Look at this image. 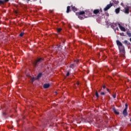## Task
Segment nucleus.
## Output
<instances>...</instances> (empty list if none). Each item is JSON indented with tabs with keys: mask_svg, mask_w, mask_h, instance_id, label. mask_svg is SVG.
Instances as JSON below:
<instances>
[{
	"mask_svg": "<svg viewBox=\"0 0 131 131\" xmlns=\"http://www.w3.org/2000/svg\"><path fill=\"white\" fill-rule=\"evenodd\" d=\"M42 61H43V59L41 58H38L37 60H35L33 63L34 67H37V66H38V64L41 63V62H42Z\"/></svg>",
	"mask_w": 131,
	"mask_h": 131,
	"instance_id": "f257e3e1",
	"label": "nucleus"
},
{
	"mask_svg": "<svg viewBox=\"0 0 131 131\" xmlns=\"http://www.w3.org/2000/svg\"><path fill=\"white\" fill-rule=\"evenodd\" d=\"M125 107L124 110L123 111L122 114L124 116V117H126L127 115H128V113H127V109L128 108V106L127 105V103L125 104Z\"/></svg>",
	"mask_w": 131,
	"mask_h": 131,
	"instance_id": "f03ea898",
	"label": "nucleus"
},
{
	"mask_svg": "<svg viewBox=\"0 0 131 131\" xmlns=\"http://www.w3.org/2000/svg\"><path fill=\"white\" fill-rule=\"evenodd\" d=\"M118 48L120 53H121V54H124V46H123V45H122V46H120Z\"/></svg>",
	"mask_w": 131,
	"mask_h": 131,
	"instance_id": "7ed1b4c3",
	"label": "nucleus"
},
{
	"mask_svg": "<svg viewBox=\"0 0 131 131\" xmlns=\"http://www.w3.org/2000/svg\"><path fill=\"white\" fill-rule=\"evenodd\" d=\"M113 3H110V4H108L104 9V11H108V10H109V9H110V8H111V7H113Z\"/></svg>",
	"mask_w": 131,
	"mask_h": 131,
	"instance_id": "20e7f679",
	"label": "nucleus"
},
{
	"mask_svg": "<svg viewBox=\"0 0 131 131\" xmlns=\"http://www.w3.org/2000/svg\"><path fill=\"white\" fill-rule=\"evenodd\" d=\"M111 27L113 29H117L118 30V27H117V24L114 23L111 24Z\"/></svg>",
	"mask_w": 131,
	"mask_h": 131,
	"instance_id": "39448f33",
	"label": "nucleus"
},
{
	"mask_svg": "<svg viewBox=\"0 0 131 131\" xmlns=\"http://www.w3.org/2000/svg\"><path fill=\"white\" fill-rule=\"evenodd\" d=\"M79 62V60H76L74 61V64H71L70 66V68H72V69H73V68H74V65H75V64H77V63H78Z\"/></svg>",
	"mask_w": 131,
	"mask_h": 131,
	"instance_id": "423d86ee",
	"label": "nucleus"
},
{
	"mask_svg": "<svg viewBox=\"0 0 131 131\" xmlns=\"http://www.w3.org/2000/svg\"><path fill=\"white\" fill-rule=\"evenodd\" d=\"M118 25L120 30H121V31L125 32L126 30H125V28L124 27H122L121 26V25H120V24H119V23L118 24Z\"/></svg>",
	"mask_w": 131,
	"mask_h": 131,
	"instance_id": "0eeeda50",
	"label": "nucleus"
},
{
	"mask_svg": "<svg viewBox=\"0 0 131 131\" xmlns=\"http://www.w3.org/2000/svg\"><path fill=\"white\" fill-rule=\"evenodd\" d=\"M85 13V12H84V11H80L79 12L76 13V15L77 16H81L82 15H84Z\"/></svg>",
	"mask_w": 131,
	"mask_h": 131,
	"instance_id": "6e6552de",
	"label": "nucleus"
},
{
	"mask_svg": "<svg viewBox=\"0 0 131 131\" xmlns=\"http://www.w3.org/2000/svg\"><path fill=\"white\" fill-rule=\"evenodd\" d=\"M116 43L118 47V48H119V47H122V43H121V42H120V41H119V40H117L116 41Z\"/></svg>",
	"mask_w": 131,
	"mask_h": 131,
	"instance_id": "1a4fd4ad",
	"label": "nucleus"
},
{
	"mask_svg": "<svg viewBox=\"0 0 131 131\" xmlns=\"http://www.w3.org/2000/svg\"><path fill=\"white\" fill-rule=\"evenodd\" d=\"M100 13V10L99 9H95L93 11V13L95 15H97V14H99Z\"/></svg>",
	"mask_w": 131,
	"mask_h": 131,
	"instance_id": "9d476101",
	"label": "nucleus"
},
{
	"mask_svg": "<svg viewBox=\"0 0 131 131\" xmlns=\"http://www.w3.org/2000/svg\"><path fill=\"white\" fill-rule=\"evenodd\" d=\"M43 86L44 89H49V88H50V84L49 83L44 84Z\"/></svg>",
	"mask_w": 131,
	"mask_h": 131,
	"instance_id": "9b49d317",
	"label": "nucleus"
},
{
	"mask_svg": "<svg viewBox=\"0 0 131 131\" xmlns=\"http://www.w3.org/2000/svg\"><path fill=\"white\" fill-rule=\"evenodd\" d=\"M123 43H124V45H126V46H129V45H130V43H129V42H128V41L125 40L123 42Z\"/></svg>",
	"mask_w": 131,
	"mask_h": 131,
	"instance_id": "f8f14e48",
	"label": "nucleus"
},
{
	"mask_svg": "<svg viewBox=\"0 0 131 131\" xmlns=\"http://www.w3.org/2000/svg\"><path fill=\"white\" fill-rule=\"evenodd\" d=\"M71 7H72V11H73V12H76V11H77V8H76L75 6H73V5H72Z\"/></svg>",
	"mask_w": 131,
	"mask_h": 131,
	"instance_id": "ddd939ff",
	"label": "nucleus"
},
{
	"mask_svg": "<svg viewBox=\"0 0 131 131\" xmlns=\"http://www.w3.org/2000/svg\"><path fill=\"white\" fill-rule=\"evenodd\" d=\"M124 13L125 14H128L129 13V9L128 7L125 8Z\"/></svg>",
	"mask_w": 131,
	"mask_h": 131,
	"instance_id": "4468645a",
	"label": "nucleus"
},
{
	"mask_svg": "<svg viewBox=\"0 0 131 131\" xmlns=\"http://www.w3.org/2000/svg\"><path fill=\"white\" fill-rule=\"evenodd\" d=\"M112 2L115 5H118V4H119V1L118 0H113Z\"/></svg>",
	"mask_w": 131,
	"mask_h": 131,
	"instance_id": "2eb2a0df",
	"label": "nucleus"
},
{
	"mask_svg": "<svg viewBox=\"0 0 131 131\" xmlns=\"http://www.w3.org/2000/svg\"><path fill=\"white\" fill-rule=\"evenodd\" d=\"M119 12H120V8H118L115 9L116 14H119Z\"/></svg>",
	"mask_w": 131,
	"mask_h": 131,
	"instance_id": "dca6fc26",
	"label": "nucleus"
},
{
	"mask_svg": "<svg viewBox=\"0 0 131 131\" xmlns=\"http://www.w3.org/2000/svg\"><path fill=\"white\" fill-rule=\"evenodd\" d=\"M113 111H114L115 114H116L117 115H119V112L116 111V110L115 108L113 109Z\"/></svg>",
	"mask_w": 131,
	"mask_h": 131,
	"instance_id": "f3484780",
	"label": "nucleus"
},
{
	"mask_svg": "<svg viewBox=\"0 0 131 131\" xmlns=\"http://www.w3.org/2000/svg\"><path fill=\"white\" fill-rule=\"evenodd\" d=\"M70 6H68L67 8V11H66V13H69V12H70Z\"/></svg>",
	"mask_w": 131,
	"mask_h": 131,
	"instance_id": "a211bd4d",
	"label": "nucleus"
},
{
	"mask_svg": "<svg viewBox=\"0 0 131 131\" xmlns=\"http://www.w3.org/2000/svg\"><path fill=\"white\" fill-rule=\"evenodd\" d=\"M61 31H62V28H59L57 29V33H60Z\"/></svg>",
	"mask_w": 131,
	"mask_h": 131,
	"instance_id": "6ab92c4d",
	"label": "nucleus"
},
{
	"mask_svg": "<svg viewBox=\"0 0 131 131\" xmlns=\"http://www.w3.org/2000/svg\"><path fill=\"white\" fill-rule=\"evenodd\" d=\"M79 19H80V20H83L84 19V17H83V16H82V15H78Z\"/></svg>",
	"mask_w": 131,
	"mask_h": 131,
	"instance_id": "aec40b11",
	"label": "nucleus"
},
{
	"mask_svg": "<svg viewBox=\"0 0 131 131\" xmlns=\"http://www.w3.org/2000/svg\"><path fill=\"white\" fill-rule=\"evenodd\" d=\"M41 75H42V74L41 73H39L37 76V78H40V77H41Z\"/></svg>",
	"mask_w": 131,
	"mask_h": 131,
	"instance_id": "412c9836",
	"label": "nucleus"
},
{
	"mask_svg": "<svg viewBox=\"0 0 131 131\" xmlns=\"http://www.w3.org/2000/svg\"><path fill=\"white\" fill-rule=\"evenodd\" d=\"M95 96L96 98H99V94L98 93V91H97L95 92Z\"/></svg>",
	"mask_w": 131,
	"mask_h": 131,
	"instance_id": "4be33fe9",
	"label": "nucleus"
},
{
	"mask_svg": "<svg viewBox=\"0 0 131 131\" xmlns=\"http://www.w3.org/2000/svg\"><path fill=\"white\" fill-rule=\"evenodd\" d=\"M4 2L3 1L0 0V5H4Z\"/></svg>",
	"mask_w": 131,
	"mask_h": 131,
	"instance_id": "5701e85b",
	"label": "nucleus"
},
{
	"mask_svg": "<svg viewBox=\"0 0 131 131\" xmlns=\"http://www.w3.org/2000/svg\"><path fill=\"white\" fill-rule=\"evenodd\" d=\"M23 35H24V33L21 32L20 34H19V36L22 37L23 36Z\"/></svg>",
	"mask_w": 131,
	"mask_h": 131,
	"instance_id": "b1692460",
	"label": "nucleus"
},
{
	"mask_svg": "<svg viewBox=\"0 0 131 131\" xmlns=\"http://www.w3.org/2000/svg\"><path fill=\"white\" fill-rule=\"evenodd\" d=\"M113 97L114 98V99H115V98H116V94H113Z\"/></svg>",
	"mask_w": 131,
	"mask_h": 131,
	"instance_id": "393cba45",
	"label": "nucleus"
},
{
	"mask_svg": "<svg viewBox=\"0 0 131 131\" xmlns=\"http://www.w3.org/2000/svg\"><path fill=\"white\" fill-rule=\"evenodd\" d=\"M70 73H69V72H68L67 73L66 76H68L69 75H70Z\"/></svg>",
	"mask_w": 131,
	"mask_h": 131,
	"instance_id": "a878e982",
	"label": "nucleus"
},
{
	"mask_svg": "<svg viewBox=\"0 0 131 131\" xmlns=\"http://www.w3.org/2000/svg\"><path fill=\"white\" fill-rule=\"evenodd\" d=\"M31 80H32V81H34V78H31Z\"/></svg>",
	"mask_w": 131,
	"mask_h": 131,
	"instance_id": "bb28decb",
	"label": "nucleus"
},
{
	"mask_svg": "<svg viewBox=\"0 0 131 131\" xmlns=\"http://www.w3.org/2000/svg\"><path fill=\"white\" fill-rule=\"evenodd\" d=\"M3 2L7 3V2H9V0H4Z\"/></svg>",
	"mask_w": 131,
	"mask_h": 131,
	"instance_id": "cd10ccee",
	"label": "nucleus"
},
{
	"mask_svg": "<svg viewBox=\"0 0 131 131\" xmlns=\"http://www.w3.org/2000/svg\"><path fill=\"white\" fill-rule=\"evenodd\" d=\"M101 95H105V93H104V92H101Z\"/></svg>",
	"mask_w": 131,
	"mask_h": 131,
	"instance_id": "c85d7f7f",
	"label": "nucleus"
},
{
	"mask_svg": "<svg viewBox=\"0 0 131 131\" xmlns=\"http://www.w3.org/2000/svg\"><path fill=\"white\" fill-rule=\"evenodd\" d=\"M103 89H106V86L103 85Z\"/></svg>",
	"mask_w": 131,
	"mask_h": 131,
	"instance_id": "c756f323",
	"label": "nucleus"
},
{
	"mask_svg": "<svg viewBox=\"0 0 131 131\" xmlns=\"http://www.w3.org/2000/svg\"><path fill=\"white\" fill-rule=\"evenodd\" d=\"M15 14H18V12L17 11H15Z\"/></svg>",
	"mask_w": 131,
	"mask_h": 131,
	"instance_id": "7c9ffc66",
	"label": "nucleus"
},
{
	"mask_svg": "<svg viewBox=\"0 0 131 131\" xmlns=\"http://www.w3.org/2000/svg\"><path fill=\"white\" fill-rule=\"evenodd\" d=\"M77 85H79V82H77Z\"/></svg>",
	"mask_w": 131,
	"mask_h": 131,
	"instance_id": "2f4dec72",
	"label": "nucleus"
},
{
	"mask_svg": "<svg viewBox=\"0 0 131 131\" xmlns=\"http://www.w3.org/2000/svg\"><path fill=\"white\" fill-rule=\"evenodd\" d=\"M128 36H131V33H129V34H128Z\"/></svg>",
	"mask_w": 131,
	"mask_h": 131,
	"instance_id": "473e14b6",
	"label": "nucleus"
},
{
	"mask_svg": "<svg viewBox=\"0 0 131 131\" xmlns=\"http://www.w3.org/2000/svg\"><path fill=\"white\" fill-rule=\"evenodd\" d=\"M107 92H108V93H110V91H109V89H107Z\"/></svg>",
	"mask_w": 131,
	"mask_h": 131,
	"instance_id": "72a5a7b5",
	"label": "nucleus"
},
{
	"mask_svg": "<svg viewBox=\"0 0 131 131\" xmlns=\"http://www.w3.org/2000/svg\"><path fill=\"white\" fill-rule=\"evenodd\" d=\"M121 6H123V3L121 4Z\"/></svg>",
	"mask_w": 131,
	"mask_h": 131,
	"instance_id": "f704fd0d",
	"label": "nucleus"
},
{
	"mask_svg": "<svg viewBox=\"0 0 131 131\" xmlns=\"http://www.w3.org/2000/svg\"><path fill=\"white\" fill-rule=\"evenodd\" d=\"M129 40L131 42V38H129Z\"/></svg>",
	"mask_w": 131,
	"mask_h": 131,
	"instance_id": "c9c22d12",
	"label": "nucleus"
},
{
	"mask_svg": "<svg viewBox=\"0 0 131 131\" xmlns=\"http://www.w3.org/2000/svg\"><path fill=\"white\" fill-rule=\"evenodd\" d=\"M29 1H30V0H27V2H29Z\"/></svg>",
	"mask_w": 131,
	"mask_h": 131,
	"instance_id": "e433bc0d",
	"label": "nucleus"
},
{
	"mask_svg": "<svg viewBox=\"0 0 131 131\" xmlns=\"http://www.w3.org/2000/svg\"><path fill=\"white\" fill-rule=\"evenodd\" d=\"M55 94L57 95V92H55Z\"/></svg>",
	"mask_w": 131,
	"mask_h": 131,
	"instance_id": "4c0bfd02",
	"label": "nucleus"
},
{
	"mask_svg": "<svg viewBox=\"0 0 131 131\" xmlns=\"http://www.w3.org/2000/svg\"><path fill=\"white\" fill-rule=\"evenodd\" d=\"M100 12H102V9H101Z\"/></svg>",
	"mask_w": 131,
	"mask_h": 131,
	"instance_id": "58836bf2",
	"label": "nucleus"
}]
</instances>
